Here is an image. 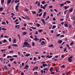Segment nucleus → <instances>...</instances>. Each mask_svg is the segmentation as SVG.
<instances>
[{"instance_id": "nucleus-60", "label": "nucleus", "mask_w": 75, "mask_h": 75, "mask_svg": "<svg viewBox=\"0 0 75 75\" xmlns=\"http://www.w3.org/2000/svg\"><path fill=\"white\" fill-rule=\"evenodd\" d=\"M69 27L71 28H72V25H69Z\"/></svg>"}, {"instance_id": "nucleus-31", "label": "nucleus", "mask_w": 75, "mask_h": 75, "mask_svg": "<svg viewBox=\"0 0 75 75\" xmlns=\"http://www.w3.org/2000/svg\"><path fill=\"white\" fill-rule=\"evenodd\" d=\"M6 41L7 40H6L4 39V41H3V42L4 43L5 42H6Z\"/></svg>"}, {"instance_id": "nucleus-47", "label": "nucleus", "mask_w": 75, "mask_h": 75, "mask_svg": "<svg viewBox=\"0 0 75 75\" xmlns=\"http://www.w3.org/2000/svg\"><path fill=\"white\" fill-rule=\"evenodd\" d=\"M44 70H45V71H48V69H47V68H45V69H43Z\"/></svg>"}, {"instance_id": "nucleus-55", "label": "nucleus", "mask_w": 75, "mask_h": 75, "mask_svg": "<svg viewBox=\"0 0 75 75\" xmlns=\"http://www.w3.org/2000/svg\"><path fill=\"white\" fill-rule=\"evenodd\" d=\"M64 37V35H60L61 37Z\"/></svg>"}, {"instance_id": "nucleus-2", "label": "nucleus", "mask_w": 75, "mask_h": 75, "mask_svg": "<svg viewBox=\"0 0 75 75\" xmlns=\"http://www.w3.org/2000/svg\"><path fill=\"white\" fill-rule=\"evenodd\" d=\"M29 68V66L28 65L25 66V67L24 68V69H26V71L28 70V69Z\"/></svg>"}, {"instance_id": "nucleus-63", "label": "nucleus", "mask_w": 75, "mask_h": 75, "mask_svg": "<svg viewBox=\"0 0 75 75\" xmlns=\"http://www.w3.org/2000/svg\"><path fill=\"white\" fill-rule=\"evenodd\" d=\"M67 51V48H64V51L65 52Z\"/></svg>"}, {"instance_id": "nucleus-54", "label": "nucleus", "mask_w": 75, "mask_h": 75, "mask_svg": "<svg viewBox=\"0 0 75 75\" xmlns=\"http://www.w3.org/2000/svg\"><path fill=\"white\" fill-rule=\"evenodd\" d=\"M38 67H35V69H38Z\"/></svg>"}, {"instance_id": "nucleus-42", "label": "nucleus", "mask_w": 75, "mask_h": 75, "mask_svg": "<svg viewBox=\"0 0 75 75\" xmlns=\"http://www.w3.org/2000/svg\"><path fill=\"white\" fill-rule=\"evenodd\" d=\"M56 72H59V69H56Z\"/></svg>"}, {"instance_id": "nucleus-45", "label": "nucleus", "mask_w": 75, "mask_h": 75, "mask_svg": "<svg viewBox=\"0 0 75 75\" xmlns=\"http://www.w3.org/2000/svg\"><path fill=\"white\" fill-rule=\"evenodd\" d=\"M67 11L68 10H66L64 12V14H66V13H67Z\"/></svg>"}, {"instance_id": "nucleus-53", "label": "nucleus", "mask_w": 75, "mask_h": 75, "mask_svg": "<svg viewBox=\"0 0 75 75\" xmlns=\"http://www.w3.org/2000/svg\"><path fill=\"white\" fill-rule=\"evenodd\" d=\"M52 56H50L48 57V58H52Z\"/></svg>"}, {"instance_id": "nucleus-9", "label": "nucleus", "mask_w": 75, "mask_h": 75, "mask_svg": "<svg viewBox=\"0 0 75 75\" xmlns=\"http://www.w3.org/2000/svg\"><path fill=\"white\" fill-rule=\"evenodd\" d=\"M25 18L28 19V20H30V18H29V17H28V16H25Z\"/></svg>"}, {"instance_id": "nucleus-57", "label": "nucleus", "mask_w": 75, "mask_h": 75, "mask_svg": "<svg viewBox=\"0 0 75 75\" xmlns=\"http://www.w3.org/2000/svg\"><path fill=\"white\" fill-rule=\"evenodd\" d=\"M45 1H43L42 2V3L43 4H45Z\"/></svg>"}, {"instance_id": "nucleus-30", "label": "nucleus", "mask_w": 75, "mask_h": 75, "mask_svg": "<svg viewBox=\"0 0 75 75\" xmlns=\"http://www.w3.org/2000/svg\"><path fill=\"white\" fill-rule=\"evenodd\" d=\"M13 46H14L15 47H17L18 45L17 44H13L12 45Z\"/></svg>"}, {"instance_id": "nucleus-24", "label": "nucleus", "mask_w": 75, "mask_h": 75, "mask_svg": "<svg viewBox=\"0 0 75 75\" xmlns=\"http://www.w3.org/2000/svg\"><path fill=\"white\" fill-rule=\"evenodd\" d=\"M32 13L34 14H36V12L35 11H33L32 12Z\"/></svg>"}, {"instance_id": "nucleus-38", "label": "nucleus", "mask_w": 75, "mask_h": 75, "mask_svg": "<svg viewBox=\"0 0 75 75\" xmlns=\"http://www.w3.org/2000/svg\"><path fill=\"white\" fill-rule=\"evenodd\" d=\"M30 28H32V29H36L37 28H36L32 27H30Z\"/></svg>"}, {"instance_id": "nucleus-43", "label": "nucleus", "mask_w": 75, "mask_h": 75, "mask_svg": "<svg viewBox=\"0 0 75 75\" xmlns=\"http://www.w3.org/2000/svg\"><path fill=\"white\" fill-rule=\"evenodd\" d=\"M73 57V56H70L69 57V58L70 59H72V58Z\"/></svg>"}, {"instance_id": "nucleus-10", "label": "nucleus", "mask_w": 75, "mask_h": 75, "mask_svg": "<svg viewBox=\"0 0 75 75\" xmlns=\"http://www.w3.org/2000/svg\"><path fill=\"white\" fill-rule=\"evenodd\" d=\"M46 16V12H45L44 13L43 16V18H45V16Z\"/></svg>"}, {"instance_id": "nucleus-23", "label": "nucleus", "mask_w": 75, "mask_h": 75, "mask_svg": "<svg viewBox=\"0 0 75 75\" xmlns=\"http://www.w3.org/2000/svg\"><path fill=\"white\" fill-rule=\"evenodd\" d=\"M27 33L25 32H24L23 33V35H25Z\"/></svg>"}, {"instance_id": "nucleus-18", "label": "nucleus", "mask_w": 75, "mask_h": 75, "mask_svg": "<svg viewBox=\"0 0 75 75\" xmlns=\"http://www.w3.org/2000/svg\"><path fill=\"white\" fill-rule=\"evenodd\" d=\"M13 42L14 43H16V39H14L13 40Z\"/></svg>"}, {"instance_id": "nucleus-25", "label": "nucleus", "mask_w": 75, "mask_h": 75, "mask_svg": "<svg viewBox=\"0 0 75 75\" xmlns=\"http://www.w3.org/2000/svg\"><path fill=\"white\" fill-rule=\"evenodd\" d=\"M2 24H4V25H6V22H3L2 23Z\"/></svg>"}, {"instance_id": "nucleus-22", "label": "nucleus", "mask_w": 75, "mask_h": 75, "mask_svg": "<svg viewBox=\"0 0 75 75\" xmlns=\"http://www.w3.org/2000/svg\"><path fill=\"white\" fill-rule=\"evenodd\" d=\"M2 30H3V31H6V29L5 28H3L1 29Z\"/></svg>"}, {"instance_id": "nucleus-15", "label": "nucleus", "mask_w": 75, "mask_h": 75, "mask_svg": "<svg viewBox=\"0 0 75 75\" xmlns=\"http://www.w3.org/2000/svg\"><path fill=\"white\" fill-rule=\"evenodd\" d=\"M42 31H43L42 29H40L38 30V31L39 33H42Z\"/></svg>"}, {"instance_id": "nucleus-52", "label": "nucleus", "mask_w": 75, "mask_h": 75, "mask_svg": "<svg viewBox=\"0 0 75 75\" xmlns=\"http://www.w3.org/2000/svg\"><path fill=\"white\" fill-rule=\"evenodd\" d=\"M11 38H9V42H11Z\"/></svg>"}, {"instance_id": "nucleus-62", "label": "nucleus", "mask_w": 75, "mask_h": 75, "mask_svg": "<svg viewBox=\"0 0 75 75\" xmlns=\"http://www.w3.org/2000/svg\"><path fill=\"white\" fill-rule=\"evenodd\" d=\"M0 60L1 61H3V58H0Z\"/></svg>"}, {"instance_id": "nucleus-48", "label": "nucleus", "mask_w": 75, "mask_h": 75, "mask_svg": "<svg viewBox=\"0 0 75 75\" xmlns=\"http://www.w3.org/2000/svg\"><path fill=\"white\" fill-rule=\"evenodd\" d=\"M51 74H55V72H54L53 71H51Z\"/></svg>"}, {"instance_id": "nucleus-64", "label": "nucleus", "mask_w": 75, "mask_h": 75, "mask_svg": "<svg viewBox=\"0 0 75 75\" xmlns=\"http://www.w3.org/2000/svg\"><path fill=\"white\" fill-rule=\"evenodd\" d=\"M38 34V33L37 32V31H36V33H35V34Z\"/></svg>"}, {"instance_id": "nucleus-58", "label": "nucleus", "mask_w": 75, "mask_h": 75, "mask_svg": "<svg viewBox=\"0 0 75 75\" xmlns=\"http://www.w3.org/2000/svg\"><path fill=\"white\" fill-rule=\"evenodd\" d=\"M18 21V19H17L15 21V23H16V22H17V21Z\"/></svg>"}, {"instance_id": "nucleus-4", "label": "nucleus", "mask_w": 75, "mask_h": 75, "mask_svg": "<svg viewBox=\"0 0 75 75\" xmlns=\"http://www.w3.org/2000/svg\"><path fill=\"white\" fill-rule=\"evenodd\" d=\"M33 40H35L36 41L39 40V39L37 38H35L34 39H33Z\"/></svg>"}, {"instance_id": "nucleus-7", "label": "nucleus", "mask_w": 75, "mask_h": 75, "mask_svg": "<svg viewBox=\"0 0 75 75\" xmlns=\"http://www.w3.org/2000/svg\"><path fill=\"white\" fill-rule=\"evenodd\" d=\"M11 0H8V1L7 2V3L8 4H10V3H11Z\"/></svg>"}, {"instance_id": "nucleus-51", "label": "nucleus", "mask_w": 75, "mask_h": 75, "mask_svg": "<svg viewBox=\"0 0 75 75\" xmlns=\"http://www.w3.org/2000/svg\"><path fill=\"white\" fill-rule=\"evenodd\" d=\"M32 45L33 46H34V45H35V44L34 42H33L32 43Z\"/></svg>"}, {"instance_id": "nucleus-3", "label": "nucleus", "mask_w": 75, "mask_h": 75, "mask_svg": "<svg viewBox=\"0 0 75 75\" xmlns=\"http://www.w3.org/2000/svg\"><path fill=\"white\" fill-rule=\"evenodd\" d=\"M41 21H42L43 22V23L44 25H45V24H46V23L45 22V21H44V20L43 19H42Z\"/></svg>"}, {"instance_id": "nucleus-14", "label": "nucleus", "mask_w": 75, "mask_h": 75, "mask_svg": "<svg viewBox=\"0 0 75 75\" xmlns=\"http://www.w3.org/2000/svg\"><path fill=\"white\" fill-rule=\"evenodd\" d=\"M58 42L59 44H61V43H62V41L61 40H59L58 41Z\"/></svg>"}, {"instance_id": "nucleus-36", "label": "nucleus", "mask_w": 75, "mask_h": 75, "mask_svg": "<svg viewBox=\"0 0 75 75\" xmlns=\"http://www.w3.org/2000/svg\"><path fill=\"white\" fill-rule=\"evenodd\" d=\"M13 57H16V58H17V55H14L13 56Z\"/></svg>"}, {"instance_id": "nucleus-19", "label": "nucleus", "mask_w": 75, "mask_h": 75, "mask_svg": "<svg viewBox=\"0 0 75 75\" xmlns=\"http://www.w3.org/2000/svg\"><path fill=\"white\" fill-rule=\"evenodd\" d=\"M67 8H69V6H65L64 8V9H65V10H66L67 9Z\"/></svg>"}, {"instance_id": "nucleus-11", "label": "nucleus", "mask_w": 75, "mask_h": 75, "mask_svg": "<svg viewBox=\"0 0 75 75\" xmlns=\"http://www.w3.org/2000/svg\"><path fill=\"white\" fill-rule=\"evenodd\" d=\"M72 11H73V8H71V9L69 10V11L70 13L72 12Z\"/></svg>"}, {"instance_id": "nucleus-44", "label": "nucleus", "mask_w": 75, "mask_h": 75, "mask_svg": "<svg viewBox=\"0 0 75 75\" xmlns=\"http://www.w3.org/2000/svg\"><path fill=\"white\" fill-rule=\"evenodd\" d=\"M67 3H71V1H66Z\"/></svg>"}, {"instance_id": "nucleus-32", "label": "nucleus", "mask_w": 75, "mask_h": 75, "mask_svg": "<svg viewBox=\"0 0 75 75\" xmlns=\"http://www.w3.org/2000/svg\"><path fill=\"white\" fill-rule=\"evenodd\" d=\"M56 28V26L55 25H53V28H52V29H54V28Z\"/></svg>"}, {"instance_id": "nucleus-61", "label": "nucleus", "mask_w": 75, "mask_h": 75, "mask_svg": "<svg viewBox=\"0 0 75 75\" xmlns=\"http://www.w3.org/2000/svg\"><path fill=\"white\" fill-rule=\"evenodd\" d=\"M25 29V27H23V28H22V30H24V29Z\"/></svg>"}, {"instance_id": "nucleus-33", "label": "nucleus", "mask_w": 75, "mask_h": 75, "mask_svg": "<svg viewBox=\"0 0 75 75\" xmlns=\"http://www.w3.org/2000/svg\"><path fill=\"white\" fill-rule=\"evenodd\" d=\"M74 44V42H72L70 44V45H73Z\"/></svg>"}, {"instance_id": "nucleus-6", "label": "nucleus", "mask_w": 75, "mask_h": 75, "mask_svg": "<svg viewBox=\"0 0 75 75\" xmlns=\"http://www.w3.org/2000/svg\"><path fill=\"white\" fill-rule=\"evenodd\" d=\"M19 5H20V3H18V5L16 6V9H17V8H18Z\"/></svg>"}, {"instance_id": "nucleus-21", "label": "nucleus", "mask_w": 75, "mask_h": 75, "mask_svg": "<svg viewBox=\"0 0 75 75\" xmlns=\"http://www.w3.org/2000/svg\"><path fill=\"white\" fill-rule=\"evenodd\" d=\"M3 10V9L2 7H1L0 8V11H2Z\"/></svg>"}, {"instance_id": "nucleus-8", "label": "nucleus", "mask_w": 75, "mask_h": 75, "mask_svg": "<svg viewBox=\"0 0 75 75\" xmlns=\"http://www.w3.org/2000/svg\"><path fill=\"white\" fill-rule=\"evenodd\" d=\"M68 61L70 62H72V60L71 59H69V58H68Z\"/></svg>"}, {"instance_id": "nucleus-17", "label": "nucleus", "mask_w": 75, "mask_h": 75, "mask_svg": "<svg viewBox=\"0 0 75 75\" xmlns=\"http://www.w3.org/2000/svg\"><path fill=\"white\" fill-rule=\"evenodd\" d=\"M30 54H27L25 55V56L26 57H28V56H30Z\"/></svg>"}, {"instance_id": "nucleus-1", "label": "nucleus", "mask_w": 75, "mask_h": 75, "mask_svg": "<svg viewBox=\"0 0 75 75\" xmlns=\"http://www.w3.org/2000/svg\"><path fill=\"white\" fill-rule=\"evenodd\" d=\"M24 45L25 46H27L28 47H30V46L29 45V43L27 42H24Z\"/></svg>"}, {"instance_id": "nucleus-13", "label": "nucleus", "mask_w": 75, "mask_h": 75, "mask_svg": "<svg viewBox=\"0 0 75 75\" xmlns=\"http://www.w3.org/2000/svg\"><path fill=\"white\" fill-rule=\"evenodd\" d=\"M50 71H53V67H51L50 69Z\"/></svg>"}, {"instance_id": "nucleus-50", "label": "nucleus", "mask_w": 75, "mask_h": 75, "mask_svg": "<svg viewBox=\"0 0 75 75\" xmlns=\"http://www.w3.org/2000/svg\"><path fill=\"white\" fill-rule=\"evenodd\" d=\"M13 64H17V63L16 62V61H15L13 62Z\"/></svg>"}, {"instance_id": "nucleus-40", "label": "nucleus", "mask_w": 75, "mask_h": 75, "mask_svg": "<svg viewBox=\"0 0 75 75\" xmlns=\"http://www.w3.org/2000/svg\"><path fill=\"white\" fill-rule=\"evenodd\" d=\"M25 10L26 11H28V9L27 8H26L25 9Z\"/></svg>"}, {"instance_id": "nucleus-26", "label": "nucleus", "mask_w": 75, "mask_h": 75, "mask_svg": "<svg viewBox=\"0 0 75 75\" xmlns=\"http://www.w3.org/2000/svg\"><path fill=\"white\" fill-rule=\"evenodd\" d=\"M65 65H63L62 66V67H61V68H65Z\"/></svg>"}, {"instance_id": "nucleus-12", "label": "nucleus", "mask_w": 75, "mask_h": 75, "mask_svg": "<svg viewBox=\"0 0 75 75\" xmlns=\"http://www.w3.org/2000/svg\"><path fill=\"white\" fill-rule=\"evenodd\" d=\"M64 25L65 27H68V24L67 23H65Z\"/></svg>"}, {"instance_id": "nucleus-35", "label": "nucleus", "mask_w": 75, "mask_h": 75, "mask_svg": "<svg viewBox=\"0 0 75 75\" xmlns=\"http://www.w3.org/2000/svg\"><path fill=\"white\" fill-rule=\"evenodd\" d=\"M40 8H43L44 10H45V8L44 6L41 7Z\"/></svg>"}, {"instance_id": "nucleus-5", "label": "nucleus", "mask_w": 75, "mask_h": 75, "mask_svg": "<svg viewBox=\"0 0 75 75\" xmlns=\"http://www.w3.org/2000/svg\"><path fill=\"white\" fill-rule=\"evenodd\" d=\"M59 5L60 6V7H62V6H64V3L60 4H59Z\"/></svg>"}, {"instance_id": "nucleus-27", "label": "nucleus", "mask_w": 75, "mask_h": 75, "mask_svg": "<svg viewBox=\"0 0 75 75\" xmlns=\"http://www.w3.org/2000/svg\"><path fill=\"white\" fill-rule=\"evenodd\" d=\"M4 0H1V4H3L4 3Z\"/></svg>"}, {"instance_id": "nucleus-29", "label": "nucleus", "mask_w": 75, "mask_h": 75, "mask_svg": "<svg viewBox=\"0 0 75 75\" xmlns=\"http://www.w3.org/2000/svg\"><path fill=\"white\" fill-rule=\"evenodd\" d=\"M42 12H41L40 13L39 15V17H41V15H42Z\"/></svg>"}, {"instance_id": "nucleus-59", "label": "nucleus", "mask_w": 75, "mask_h": 75, "mask_svg": "<svg viewBox=\"0 0 75 75\" xmlns=\"http://www.w3.org/2000/svg\"><path fill=\"white\" fill-rule=\"evenodd\" d=\"M66 17H67V18H69V15H67V16Z\"/></svg>"}, {"instance_id": "nucleus-41", "label": "nucleus", "mask_w": 75, "mask_h": 75, "mask_svg": "<svg viewBox=\"0 0 75 75\" xmlns=\"http://www.w3.org/2000/svg\"><path fill=\"white\" fill-rule=\"evenodd\" d=\"M11 70L9 71L8 72V74H10V73L11 72Z\"/></svg>"}, {"instance_id": "nucleus-20", "label": "nucleus", "mask_w": 75, "mask_h": 75, "mask_svg": "<svg viewBox=\"0 0 75 75\" xmlns=\"http://www.w3.org/2000/svg\"><path fill=\"white\" fill-rule=\"evenodd\" d=\"M36 25H37V27H39L40 26V24L38 23H36L35 24Z\"/></svg>"}, {"instance_id": "nucleus-16", "label": "nucleus", "mask_w": 75, "mask_h": 75, "mask_svg": "<svg viewBox=\"0 0 75 75\" xmlns=\"http://www.w3.org/2000/svg\"><path fill=\"white\" fill-rule=\"evenodd\" d=\"M53 46H54V45L53 44H51L50 45H49L48 47H53Z\"/></svg>"}, {"instance_id": "nucleus-34", "label": "nucleus", "mask_w": 75, "mask_h": 75, "mask_svg": "<svg viewBox=\"0 0 75 75\" xmlns=\"http://www.w3.org/2000/svg\"><path fill=\"white\" fill-rule=\"evenodd\" d=\"M38 6L39 7L40 6V2H38Z\"/></svg>"}, {"instance_id": "nucleus-39", "label": "nucleus", "mask_w": 75, "mask_h": 75, "mask_svg": "<svg viewBox=\"0 0 75 75\" xmlns=\"http://www.w3.org/2000/svg\"><path fill=\"white\" fill-rule=\"evenodd\" d=\"M60 34H58L57 35H56V36L57 37H59V36H60Z\"/></svg>"}, {"instance_id": "nucleus-28", "label": "nucleus", "mask_w": 75, "mask_h": 75, "mask_svg": "<svg viewBox=\"0 0 75 75\" xmlns=\"http://www.w3.org/2000/svg\"><path fill=\"white\" fill-rule=\"evenodd\" d=\"M7 58H12V57L10 56H8L7 57Z\"/></svg>"}, {"instance_id": "nucleus-56", "label": "nucleus", "mask_w": 75, "mask_h": 75, "mask_svg": "<svg viewBox=\"0 0 75 75\" xmlns=\"http://www.w3.org/2000/svg\"><path fill=\"white\" fill-rule=\"evenodd\" d=\"M42 66L43 67H45V64H42Z\"/></svg>"}, {"instance_id": "nucleus-37", "label": "nucleus", "mask_w": 75, "mask_h": 75, "mask_svg": "<svg viewBox=\"0 0 75 75\" xmlns=\"http://www.w3.org/2000/svg\"><path fill=\"white\" fill-rule=\"evenodd\" d=\"M13 60H14L13 58L11 59H10V60L11 61H13Z\"/></svg>"}, {"instance_id": "nucleus-49", "label": "nucleus", "mask_w": 75, "mask_h": 75, "mask_svg": "<svg viewBox=\"0 0 75 75\" xmlns=\"http://www.w3.org/2000/svg\"><path fill=\"white\" fill-rule=\"evenodd\" d=\"M4 68L5 69H7V67L6 66H5Z\"/></svg>"}, {"instance_id": "nucleus-46", "label": "nucleus", "mask_w": 75, "mask_h": 75, "mask_svg": "<svg viewBox=\"0 0 75 75\" xmlns=\"http://www.w3.org/2000/svg\"><path fill=\"white\" fill-rule=\"evenodd\" d=\"M14 52V51H11L9 52V53H11L12 52V53H13V52Z\"/></svg>"}]
</instances>
